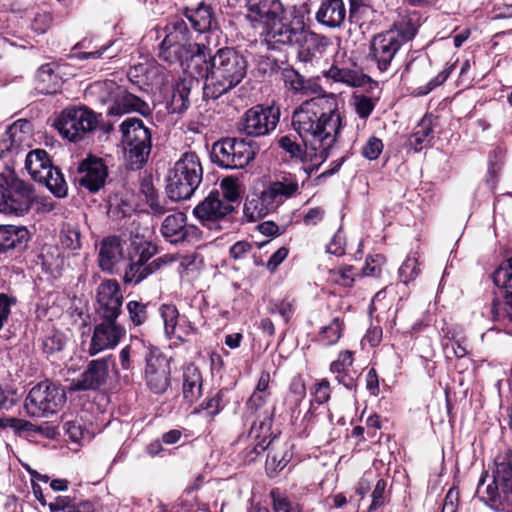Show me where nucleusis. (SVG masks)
Returning a JSON list of instances; mask_svg holds the SVG:
<instances>
[{"label": "nucleus", "instance_id": "obj_1", "mask_svg": "<svg viewBox=\"0 0 512 512\" xmlns=\"http://www.w3.org/2000/svg\"><path fill=\"white\" fill-rule=\"evenodd\" d=\"M292 126L305 148L325 161L343 128L337 95L325 93L301 103L292 114Z\"/></svg>", "mask_w": 512, "mask_h": 512}, {"label": "nucleus", "instance_id": "obj_2", "mask_svg": "<svg viewBox=\"0 0 512 512\" xmlns=\"http://www.w3.org/2000/svg\"><path fill=\"white\" fill-rule=\"evenodd\" d=\"M201 63H205V83L202 87L206 99H218L242 82L247 74V60L237 50L230 47L218 49Z\"/></svg>", "mask_w": 512, "mask_h": 512}, {"label": "nucleus", "instance_id": "obj_3", "mask_svg": "<svg viewBox=\"0 0 512 512\" xmlns=\"http://www.w3.org/2000/svg\"><path fill=\"white\" fill-rule=\"evenodd\" d=\"M298 178L284 174L270 182L260 194L246 199L244 214L250 221H256L275 212L286 200L300 194Z\"/></svg>", "mask_w": 512, "mask_h": 512}, {"label": "nucleus", "instance_id": "obj_4", "mask_svg": "<svg viewBox=\"0 0 512 512\" xmlns=\"http://www.w3.org/2000/svg\"><path fill=\"white\" fill-rule=\"evenodd\" d=\"M416 34L410 21H400L387 31L381 32L370 41L369 57L381 73L390 72L401 47Z\"/></svg>", "mask_w": 512, "mask_h": 512}, {"label": "nucleus", "instance_id": "obj_5", "mask_svg": "<svg viewBox=\"0 0 512 512\" xmlns=\"http://www.w3.org/2000/svg\"><path fill=\"white\" fill-rule=\"evenodd\" d=\"M204 46L192 43L189 38V31L183 20H175L165 27V37L159 45L158 57L169 64L190 60L191 65L197 66L202 61V50Z\"/></svg>", "mask_w": 512, "mask_h": 512}, {"label": "nucleus", "instance_id": "obj_6", "mask_svg": "<svg viewBox=\"0 0 512 512\" xmlns=\"http://www.w3.org/2000/svg\"><path fill=\"white\" fill-rule=\"evenodd\" d=\"M203 180V168L195 152H185L168 171L166 193L173 201L190 199Z\"/></svg>", "mask_w": 512, "mask_h": 512}, {"label": "nucleus", "instance_id": "obj_7", "mask_svg": "<svg viewBox=\"0 0 512 512\" xmlns=\"http://www.w3.org/2000/svg\"><path fill=\"white\" fill-rule=\"evenodd\" d=\"M126 165L138 170L147 162L152 148V134L141 119L127 118L119 126Z\"/></svg>", "mask_w": 512, "mask_h": 512}, {"label": "nucleus", "instance_id": "obj_8", "mask_svg": "<svg viewBox=\"0 0 512 512\" xmlns=\"http://www.w3.org/2000/svg\"><path fill=\"white\" fill-rule=\"evenodd\" d=\"M485 472L479 479L477 494L484 502L499 501L512 509V456L498 455L492 472V481L486 484Z\"/></svg>", "mask_w": 512, "mask_h": 512}, {"label": "nucleus", "instance_id": "obj_9", "mask_svg": "<svg viewBox=\"0 0 512 512\" xmlns=\"http://www.w3.org/2000/svg\"><path fill=\"white\" fill-rule=\"evenodd\" d=\"M100 116L85 105H71L55 116L53 126L64 139L78 142L97 128Z\"/></svg>", "mask_w": 512, "mask_h": 512}, {"label": "nucleus", "instance_id": "obj_10", "mask_svg": "<svg viewBox=\"0 0 512 512\" xmlns=\"http://www.w3.org/2000/svg\"><path fill=\"white\" fill-rule=\"evenodd\" d=\"M156 247L143 238L135 237L130 243L129 261L125 269L123 280L126 284H139L146 277L156 272L165 261L159 257L152 262L149 260L155 255Z\"/></svg>", "mask_w": 512, "mask_h": 512}, {"label": "nucleus", "instance_id": "obj_11", "mask_svg": "<svg viewBox=\"0 0 512 512\" xmlns=\"http://www.w3.org/2000/svg\"><path fill=\"white\" fill-rule=\"evenodd\" d=\"M256 155V146L251 141L240 138H223L212 146L213 163L224 169H242Z\"/></svg>", "mask_w": 512, "mask_h": 512}, {"label": "nucleus", "instance_id": "obj_12", "mask_svg": "<svg viewBox=\"0 0 512 512\" xmlns=\"http://www.w3.org/2000/svg\"><path fill=\"white\" fill-rule=\"evenodd\" d=\"M32 187L14 175L0 174V212L23 215L33 202Z\"/></svg>", "mask_w": 512, "mask_h": 512}, {"label": "nucleus", "instance_id": "obj_13", "mask_svg": "<svg viewBox=\"0 0 512 512\" xmlns=\"http://www.w3.org/2000/svg\"><path fill=\"white\" fill-rule=\"evenodd\" d=\"M66 402V394L56 384L43 381L29 391L25 409L30 416L41 417L57 413Z\"/></svg>", "mask_w": 512, "mask_h": 512}, {"label": "nucleus", "instance_id": "obj_14", "mask_svg": "<svg viewBox=\"0 0 512 512\" xmlns=\"http://www.w3.org/2000/svg\"><path fill=\"white\" fill-rule=\"evenodd\" d=\"M279 119V107L256 105L244 113L238 129L247 136H264L276 128Z\"/></svg>", "mask_w": 512, "mask_h": 512}, {"label": "nucleus", "instance_id": "obj_15", "mask_svg": "<svg viewBox=\"0 0 512 512\" xmlns=\"http://www.w3.org/2000/svg\"><path fill=\"white\" fill-rule=\"evenodd\" d=\"M144 379L155 394L164 393L170 386V360L158 348L152 346L145 357Z\"/></svg>", "mask_w": 512, "mask_h": 512}, {"label": "nucleus", "instance_id": "obj_16", "mask_svg": "<svg viewBox=\"0 0 512 512\" xmlns=\"http://www.w3.org/2000/svg\"><path fill=\"white\" fill-rule=\"evenodd\" d=\"M100 319L101 321L94 326L87 349L89 356L115 349L126 335V328L117 321V318Z\"/></svg>", "mask_w": 512, "mask_h": 512}, {"label": "nucleus", "instance_id": "obj_17", "mask_svg": "<svg viewBox=\"0 0 512 512\" xmlns=\"http://www.w3.org/2000/svg\"><path fill=\"white\" fill-rule=\"evenodd\" d=\"M107 177L108 167L104 160L89 156L78 164L73 179L79 187L96 193L104 187Z\"/></svg>", "mask_w": 512, "mask_h": 512}, {"label": "nucleus", "instance_id": "obj_18", "mask_svg": "<svg viewBox=\"0 0 512 512\" xmlns=\"http://www.w3.org/2000/svg\"><path fill=\"white\" fill-rule=\"evenodd\" d=\"M31 125L19 120L0 132V158L17 156L31 146Z\"/></svg>", "mask_w": 512, "mask_h": 512}, {"label": "nucleus", "instance_id": "obj_19", "mask_svg": "<svg viewBox=\"0 0 512 512\" xmlns=\"http://www.w3.org/2000/svg\"><path fill=\"white\" fill-rule=\"evenodd\" d=\"M296 43H298V61L310 68L320 64L331 44L328 37L305 29Z\"/></svg>", "mask_w": 512, "mask_h": 512}, {"label": "nucleus", "instance_id": "obj_20", "mask_svg": "<svg viewBox=\"0 0 512 512\" xmlns=\"http://www.w3.org/2000/svg\"><path fill=\"white\" fill-rule=\"evenodd\" d=\"M123 295L117 280L108 279L97 288L96 312L100 318H117L122 311Z\"/></svg>", "mask_w": 512, "mask_h": 512}, {"label": "nucleus", "instance_id": "obj_21", "mask_svg": "<svg viewBox=\"0 0 512 512\" xmlns=\"http://www.w3.org/2000/svg\"><path fill=\"white\" fill-rule=\"evenodd\" d=\"M111 365H114L112 355L92 360L88 364L87 369L77 379L72 380L69 385V391L98 389L106 382Z\"/></svg>", "mask_w": 512, "mask_h": 512}, {"label": "nucleus", "instance_id": "obj_22", "mask_svg": "<svg viewBox=\"0 0 512 512\" xmlns=\"http://www.w3.org/2000/svg\"><path fill=\"white\" fill-rule=\"evenodd\" d=\"M232 211V204L225 202L218 190H213L194 208L193 214L204 225L213 228L218 221L223 220Z\"/></svg>", "mask_w": 512, "mask_h": 512}, {"label": "nucleus", "instance_id": "obj_23", "mask_svg": "<svg viewBox=\"0 0 512 512\" xmlns=\"http://www.w3.org/2000/svg\"><path fill=\"white\" fill-rule=\"evenodd\" d=\"M261 29L268 43L290 45L297 42L305 28L302 22L289 20L285 13Z\"/></svg>", "mask_w": 512, "mask_h": 512}, {"label": "nucleus", "instance_id": "obj_24", "mask_svg": "<svg viewBox=\"0 0 512 512\" xmlns=\"http://www.w3.org/2000/svg\"><path fill=\"white\" fill-rule=\"evenodd\" d=\"M246 18L254 28H263L285 14L281 0H247Z\"/></svg>", "mask_w": 512, "mask_h": 512}, {"label": "nucleus", "instance_id": "obj_25", "mask_svg": "<svg viewBox=\"0 0 512 512\" xmlns=\"http://www.w3.org/2000/svg\"><path fill=\"white\" fill-rule=\"evenodd\" d=\"M29 240L30 233L25 226L0 225V257L24 251Z\"/></svg>", "mask_w": 512, "mask_h": 512}, {"label": "nucleus", "instance_id": "obj_26", "mask_svg": "<svg viewBox=\"0 0 512 512\" xmlns=\"http://www.w3.org/2000/svg\"><path fill=\"white\" fill-rule=\"evenodd\" d=\"M347 17L343 0H322L316 11V21L329 29L341 28Z\"/></svg>", "mask_w": 512, "mask_h": 512}, {"label": "nucleus", "instance_id": "obj_27", "mask_svg": "<svg viewBox=\"0 0 512 512\" xmlns=\"http://www.w3.org/2000/svg\"><path fill=\"white\" fill-rule=\"evenodd\" d=\"M123 258V247L116 236L104 238L99 246L98 263L102 271L113 272Z\"/></svg>", "mask_w": 512, "mask_h": 512}, {"label": "nucleus", "instance_id": "obj_28", "mask_svg": "<svg viewBox=\"0 0 512 512\" xmlns=\"http://www.w3.org/2000/svg\"><path fill=\"white\" fill-rule=\"evenodd\" d=\"M183 212H174L166 216L162 222L160 232L170 243H178L186 239L187 224Z\"/></svg>", "mask_w": 512, "mask_h": 512}, {"label": "nucleus", "instance_id": "obj_29", "mask_svg": "<svg viewBox=\"0 0 512 512\" xmlns=\"http://www.w3.org/2000/svg\"><path fill=\"white\" fill-rule=\"evenodd\" d=\"M323 76L333 82L342 83L349 87H361L365 85L368 77L356 69L339 66L334 63L327 70L323 71Z\"/></svg>", "mask_w": 512, "mask_h": 512}, {"label": "nucleus", "instance_id": "obj_30", "mask_svg": "<svg viewBox=\"0 0 512 512\" xmlns=\"http://www.w3.org/2000/svg\"><path fill=\"white\" fill-rule=\"evenodd\" d=\"M55 63H46L39 67L36 73L37 90L42 94H53L59 90L62 79L56 73Z\"/></svg>", "mask_w": 512, "mask_h": 512}, {"label": "nucleus", "instance_id": "obj_31", "mask_svg": "<svg viewBox=\"0 0 512 512\" xmlns=\"http://www.w3.org/2000/svg\"><path fill=\"white\" fill-rule=\"evenodd\" d=\"M148 110L149 107L143 100L121 88L116 103L109 108L108 113L110 115H122L130 112L145 114Z\"/></svg>", "mask_w": 512, "mask_h": 512}, {"label": "nucleus", "instance_id": "obj_32", "mask_svg": "<svg viewBox=\"0 0 512 512\" xmlns=\"http://www.w3.org/2000/svg\"><path fill=\"white\" fill-rule=\"evenodd\" d=\"M202 395V376L193 364L183 370V397L188 403H194Z\"/></svg>", "mask_w": 512, "mask_h": 512}, {"label": "nucleus", "instance_id": "obj_33", "mask_svg": "<svg viewBox=\"0 0 512 512\" xmlns=\"http://www.w3.org/2000/svg\"><path fill=\"white\" fill-rule=\"evenodd\" d=\"M434 118L432 115H425L418 123L415 131L409 138V145L415 151H421L429 146L434 138Z\"/></svg>", "mask_w": 512, "mask_h": 512}, {"label": "nucleus", "instance_id": "obj_34", "mask_svg": "<svg viewBox=\"0 0 512 512\" xmlns=\"http://www.w3.org/2000/svg\"><path fill=\"white\" fill-rule=\"evenodd\" d=\"M199 84V81L192 75L185 76L176 83L171 100L174 111L180 112L188 108L190 93L192 89L199 87Z\"/></svg>", "mask_w": 512, "mask_h": 512}, {"label": "nucleus", "instance_id": "obj_35", "mask_svg": "<svg viewBox=\"0 0 512 512\" xmlns=\"http://www.w3.org/2000/svg\"><path fill=\"white\" fill-rule=\"evenodd\" d=\"M151 347L152 345L144 340L132 337L130 343L120 350L119 360L121 368L123 370H131L133 368V358L137 356H144L145 358Z\"/></svg>", "mask_w": 512, "mask_h": 512}, {"label": "nucleus", "instance_id": "obj_36", "mask_svg": "<svg viewBox=\"0 0 512 512\" xmlns=\"http://www.w3.org/2000/svg\"><path fill=\"white\" fill-rule=\"evenodd\" d=\"M186 17L199 32L210 30L215 23L211 6L204 3H200L195 8H187Z\"/></svg>", "mask_w": 512, "mask_h": 512}, {"label": "nucleus", "instance_id": "obj_37", "mask_svg": "<svg viewBox=\"0 0 512 512\" xmlns=\"http://www.w3.org/2000/svg\"><path fill=\"white\" fill-rule=\"evenodd\" d=\"M52 167L48 154L43 149H35L27 153L25 157V168L31 177L38 181L43 174Z\"/></svg>", "mask_w": 512, "mask_h": 512}, {"label": "nucleus", "instance_id": "obj_38", "mask_svg": "<svg viewBox=\"0 0 512 512\" xmlns=\"http://www.w3.org/2000/svg\"><path fill=\"white\" fill-rule=\"evenodd\" d=\"M352 364V353L346 350L339 353L337 360L333 361L330 365V371L336 375V380L348 389L354 387V378L349 374Z\"/></svg>", "mask_w": 512, "mask_h": 512}, {"label": "nucleus", "instance_id": "obj_39", "mask_svg": "<svg viewBox=\"0 0 512 512\" xmlns=\"http://www.w3.org/2000/svg\"><path fill=\"white\" fill-rule=\"evenodd\" d=\"M282 80L285 87L294 93L308 95L315 92L312 89L311 81L302 76L294 68H284L281 72Z\"/></svg>", "mask_w": 512, "mask_h": 512}, {"label": "nucleus", "instance_id": "obj_40", "mask_svg": "<svg viewBox=\"0 0 512 512\" xmlns=\"http://www.w3.org/2000/svg\"><path fill=\"white\" fill-rule=\"evenodd\" d=\"M51 512H92L93 505L89 501H76L68 496H58L49 503Z\"/></svg>", "mask_w": 512, "mask_h": 512}, {"label": "nucleus", "instance_id": "obj_41", "mask_svg": "<svg viewBox=\"0 0 512 512\" xmlns=\"http://www.w3.org/2000/svg\"><path fill=\"white\" fill-rule=\"evenodd\" d=\"M504 298L505 301L502 302L498 297H493L487 314L494 321L508 320L512 323V292L506 293Z\"/></svg>", "mask_w": 512, "mask_h": 512}, {"label": "nucleus", "instance_id": "obj_42", "mask_svg": "<svg viewBox=\"0 0 512 512\" xmlns=\"http://www.w3.org/2000/svg\"><path fill=\"white\" fill-rule=\"evenodd\" d=\"M37 182L45 184L57 197H64L67 194L66 181L58 168L50 167Z\"/></svg>", "mask_w": 512, "mask_h": 512}, {"label": "nucleus", "instance_id": "obj_43", "mask_svg": "<svg viewBox=\"0 0 512 512\" xmlns=\"http://www.w3.org/2000/svg\"><path fill=\"white\" fill-rule=\"evenodd\" d=\"M90 91L92 94H96L98 96L100 102H113V104H115L119 92H121V87L112 80H106L94 83L91 86Z\"/></svg>", "mask_w": 512, "mask_h": 512}, {"label": "nucleus", "instance_id": "obj_44", "mask_svg": "<svg viewBox=\"0 0 512 512\" xmlns=\"http://www.w3.org/2000/svg\"><path fill=\"white\" fill-rule=\"evenodd\" d=\"M343 322L338 318H334L331 323L321 328L318 341L324 346L336 344L342 336Z\"/></svg>", "mask_w": 512, "mask_h": 512}, {"label": "nucleus", "instance_id": "obj_45", "mask_svg": "<svg viewBox=\"0 0 512 512\" xmlns=\"http://www.w3.org/2000/svg\"><path fill=\"white\" fill-rule=\"evenodd\" d=\"M159 311L164 323L165 333L169 338H172V334L177 333V324L181 318L178 309L172 304H163Z\"/></svg>", "mask_w": 512, "mask_h": 512}, {"label": "nucleus", "instance_id": "obj_46", "mask_svg": "<svg viewBox=\"0 0 512 512\" xmlns=\"http://www.w3.org/2000/svg\"><path fill=\"white\" fill-rule=\"evenodd\" d=\"M60 243L65 249L75 251L81 248V232L77 225L66 224L60 234Z\"/></svg>", "mask_w": 512, "mask_h": 512}, {"label": "nucleus", "instance_id": "obj_47", "mask_svg": "<svg viewBox=\"0 0 512 512\" xmlns=\"http://www.w3.org/2000/svg\"><path fill=\"white\" fill-rule=\"evenodd\" d=\"M10 429L16 435L30 434L36 431L35 425L31 422L15 417L0 418V430Z\"/></svg>", "mask_w": 512, "mask_h": 512}, {"label": "nucleus", "instance_id": "obj_48", "mask_svg": "<svg viewBox=\"0 0 512 512\" xmlns=\"http://www.w3.org/2000/svg\"><path fill=\"white\" fill-rule=\"evenodd\" d=\"M493 282L499 288H512V257L504 261L493 273Z\"/></svg>", "mask_w": 512, "mask_h": 512}, {"label": "nucleus", "instance_id": "obj_49", "mask_svg": "<svg viewBox=\"0 0 512 512\" xmlns=\"http://www.w3.org/2000/svg\"><path fill=\"white\" fill-rule=\"evenodd\" d=\"M420 273L418 260L414 255H408L399 268V277L404 284L413 281Z\"/></svg>", "mask_w": 512, "mask_h": 512}, {"label": "nucleus", "instance_id": "obj_50", "mask_svg": "<svg viewBox=\"0 0 512 512\" xmlns=\"http://www.w3.org/2000/svg\"><path fill=\"white\" fill-rule=\"evenodd\" d=\"M222 401L223 394L221 391H218L214 395L206 398L197 408H195L194 413L205 411L208 416L214 417L222 410Z\"/></svg>", "mask_w": 512, "mask_h": 512}, {"label": "nucleus", "instance_id": "obj_51", "mask_svg": "<svg viewBox=\"0 0 512 512\" xmlns=\"http://www.w3.org/2000/svg\"><path fill=\"white\" fill-rule=\"evenodd\" d=\"M126 308L134 326H140L146 322L148 318L147 304L132 300L127 303Z\"/></svg>", "mask_w": 512, "mask_h": 512}, {"label": "nucleus", "instance_id": "obj_52", "mask_svg": "<svg viewBox=\"0 0 512 512\" xmlns=\"http://www.w3.org/2000/svg\"><path fill=\"white\" fill-rule=\"evenodd\" d=\"M221 198L231 204L239 198L240 191L237 179L226 177L220 182Z\"/></svg>", "mask_w": 512, "mask_h": 512}, {"label": "nucleus", "instance_id": "obj_53", "mask_svg": "<svg viewBox=\"0 0 512 512\" xmlns=\"http://www.w3.org/2000/svg\"><path fill=\"white\" fill-rule=\"evenodd\" d=\"M65 345L66 337L60 332H52L46 335L42 341V348L46 354L59 352Z\"/></svg>", "mask_w": 512, "mask_h": 512}, {"label": "nucleus", "instance_id": "obj_54", "mask_svg": "<svg viewBox=\"0 0 512 512\" xmlns=\"http://www.w3.org/2000/svg\"><path fill=\"white\" fill-rule=\"evenodd\" d=\"M279 147L292 158L304 159L305 151L301 144L289 135H285L278 140Z\"/></svg>", "mask_w": 512, "mask_h": 512}, {"label": "nucleus", "instance_id": "obj_55", "mask_svg": "<svg viewBox=\"0 0 512 512\" xmlns=\"http://www.w3.org/2000/svg\"><path fill=\"white\" fill-rule=\"evenodd\" d=\"M353 104L360 118L366 119L375 108V101L366 95H354Z\"/></svg>", "mask_w": 512, "mask_h": 512}, {"label": "nucleus", "instance_id": "obj_56", "mask_svg": "<svg viewBox=\"0 0 512 512\" xmlns=\"http://www.w3.org/2000/svg\"><path fill=\"white\" fill-rule=\"evenodd\" d=\"M455 68V64H447V66L438 73L436 77L431 79L426 86L419 88L418 94L419 95H427L432 90H434L436 87L442 85L450 76V74L453 72Z\"/></svg>", "mask_w": 512, "mask_h": 512}, {"label": "nucleus", "instance_id": "obj_57", "mask_svg": "<svg viewBox=\"0 0 512 512\" xmlns=\"http://www.w3.org/2000/svg\"><path fill=\"white\" fill-rule=\"evenodd\" d=\"M271 398V392H258L253 391L251 396L246 402V407L252 413L257 412L261 408L265 407Z\"/></svg>", "mask_w": 512, "mask_h": 512}, {"label": "nucleus", "instance_id": "obj_58", "mask_svg": "<svg viewBox=\"0 0 512 512\" xmlns=\"http://www.w3.org/2000/svg\"><path fill=\"white\" fill-rule=\"evenodd\" d=\"M383 150V143L377 137H370L366 144L362 147V156L368 160L377 159Z\"/></svg>", "mask_w": 512, "mask_h": 512}, {"label": "nucleus", "instance_id": "obj_59", "mask_svg": "<svg viewBox=\"0 0 512 512\" xmlns=\"http://www.w3.org/2000/svg\"><path fill=\"white\" fill-rule=\"evenodd\" d=\"M384 262L385 258L380 254L368 256L366 258L365 266L362 268L363 275L379 276Z\"/></svg>", "mask_w": 512, "mask_h": 512}, {"label": "nucleus", "instance_id": "obj_60", "mask_svg": "<svg viewBox=\"0 0 512 512\" xmlns=\"http://www.w3.org/2000/svg\"><path fill=\"white\" fill-rule=\"evenodd\" d=\"M270 314H279L285 322H288L293 314V305L289 301L270 302L268 305Z\"/></svg>", "mask_w": 512, "mask_h": 512}, {"label": "nucleus", "instance_id": "obj_61", "mask_svg": "<svg viewBox=\"0 0 512 512\" xmlns=\"http://www.w3.org/2000/svg\"><path fill=\"white\" fill-rule=\"evenodd\" d=\"M313 400L318 404H323L330 399V383L326 379H322L316 383L312 392Z\"/></svg>", "mask_w": 512, "mask_h": 512}, {"label": "nucleus", "instance_id": "obj_62", "mask_svg": "<svg viewBox=\"0 0 512 512\" xmlns=\"http://www.w3.org/2000/svg\"><path fill=\"white\" fill-rule=\"evenodd\" d=\"M270 427L271 419L265 416L264 419L253 422L249 435L254 438H266L269 434Z\"/></svg>", "mask_w": 512, "mask_h": 512}, {"label": "nucleus", "instance_id": "obj_63", "mask_svg": "<svg viewBox=\"0 0 512 512\" xmlns=\"http://www.w3.org/2000/svg\"><path fill=\"white\" fill-rule=\"evenodd\" d=\"M253 249V245L248 241H238L230 247V255L235 260L244 259Z\"/></svg>", "mask_w": 512, "mask_h": 512}, {"label": "nucleus", "instance_id": "obj_64", "mask_svg": "<svg viewBox=\"0 0 512 512\" xmlns=\"http://www.w3.org/2000/svg\"><path fill=\"white\" fill-rule=\"evenodd\" d=\"M327 252L336 256H341L345 253V239L340 231L334 234L327 245Z\"/></svg>", "mask_w": 512, "mask_h": 512}]
</instances>
